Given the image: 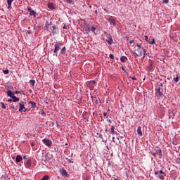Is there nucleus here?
Masks as SVG:
<instances>
[{"instance_id": "61", "label": "nucleus", "mask_w": 180, "mask_h": 180, "mask_svg": "<svg viewBox=\"0 0 180 180\" xmlns=\"http://www.w3.org/2000/svg\"><path fill=\"white\" fill-rule=\"evenodd\" d=\"M97 136H100V134H102L101 133H99V132H97L96 133Z\"/></svg>"}, {"instance_id": "8", "label": "nucleus", "mask_w": 180, "mask_h": 180, "mask_svg": "<svg viewBox=\"0 0 180 180\" xmlns=\"http://www.w3.org/2000/svg\"><path fill=\"white\" fill-rule=\"evenodd\" d=\"M42 143L46 146V147H51V144H52V141L51 140L49 139H42Z\"/></svg>"}, {"instance_id": "27", "label": "nucleus", "mask_w": 180, "mask_h": 180, "mask_svg": "<svg viewBox=\"0 0 180 180\" xmlns=\"http://www.w3.org/2000/svg\"><path fill=\"white\" fill-rule=\"evenodd\" d=\"M137 53H139V56L141 57L143 56V48H137Z\"/></svg>"}, {"instance_id": "41", "label": "nucleus", "mask_w": 180, "mask_h": 180, "mask_svg": "<svg viewBox=\"0 0 180 180\" xmlns=\"http://www.w3.org/2000/svg\"><path fill=\"white\" fill-rule=\"evenodd\" d=\"M50 25H51V21H50V22L46 21V22H45L46 26H50Z\"/></svg>"}, {"instance_id": "55", "label": "nucleus", "mask_w": 180, "mask_h": 180, "mask_svg": "<svg viewBox=\"0 0 180 180\" xmlns=\"http://www.w3.org/2000/svg\"><path fill=\"white\" fill-rule=\"evenodd\" d=\"M103 115L104 117H106V116H108V113L107 112H103Z\"/></svg>"}, {"instance_id": "35", "label": "nucleus", "mask_w": 180, "mask_h": 180, "mask_svg": "<svg viewBox=\"0 0 180 180\" xmlns=\"http://www.w3.org/2000/svg\"><path fill=\"white\" fill-rule=\"evenodd\" d=\"M1 109H6V105L3 102L1 103Z\"/></svg>"}, {"instance_id": "48", "label": "nucleus", "mask_w": 180, "mask_h": 180, "mask_svg": "<svg viewBox=\"0 0 180 180\" xmlns=\"http://www.w3.org/2000/svg\"><path fill=\"white\" fill-rule=\"evenodd\" d=\"M12 109H15V104H13V103L10 107V110H12Z\"/></svg>"}, {"instance_id": "57", "label": "nucleus", "mask_w": 180, "mask_h": 180, "mask_svg": "<svg viewBox=\"0 0 180 180\" xmlns=\"http://www.w3.org/2000/svg\"><path fill=\"white\" fill-rule=\"evenodd\" d=\"M31 146H32V147H34V143H33V142L31 143Z\"/></svg>"}, {"instance_id": "33", "label": "nucleus", "mask_w": 180, "mask_h": 180, "mask_svg": "<svg viewBox=\"0 0 180 180\" xmlns=\"http://www.w3.org/2000/svg\"><path fill=\"white\" fill-rule=\"evenodd\" d=\"M49 178H50V176H49V175H45L42 177V179L41 180H49Z\"/></svg>"}, {"instance_id": "56", "label": "nucleus", "mask_w": 180, "mask_h": 180, "mask_svg": "<svg viewBox=\"0 0 180 180\" xmlns=\"http://www.w3.org/2000/svg\"><path fill=\"white\" fill-rule=\"evenodd\" d=\"M136 46L138 47V49H141V45H140L139 44H136Z\"/></svg>"}, {"instance_id": "50", "label": "nucleus", "mask_w": 180, "mask_h": 180, "mask_svg": "<svg viewBox=\"0 0 180 180\" xmlns=\"http://www.w3.org/2000/svg\"><path fill=\"white\" fill-rule=\"evenodd\" d=\"M7 102H10L11 103H12V102H13V98H9L7 100Z\"/></svg>"}, {"instance_id": "7", "label": "nucleus", "mask_w": 180, "mask_h": 180, "mask_svg": "<svg viewBox=\"0 0 180 180\" xmlns=\"http://www.w3.org/2000/svg\"><path fill=\"white\" fill-rule=\"evenodd\" d=\"M95 84H96L95 80H91L88 83L87 86H89L90 91H94V89H95Z\"/></svg>"}, {"instance_id": "4", "label": "nucleus", "mask_w": 180, "mask_h": 180, "mask_svg": "<svg viewBox=\"0 0 180 180\" xmlns=\"http://www.w3.org/2000/svg\"><path fill=\"white\" fill-rule=\"evenodd\" d=\"M155 91H156V92L158 94V96L159 98H161V96H162L164 95V89L160 87V84H158L155 86Z\"/></svg>"}, {"instance_id": "29", "label": "nucleus", "mask_w": 180, "mask_h": 180, "mask_svg": "<svg viewBox=\"0 0 180 180\" xmlns=\"http://www.w3.org/2000/svg\"><path fill=\"white\" fill-rule=\"evenodd\" d=\"M13 99V102H19L20 99L18 97H16V96H13V98H11Z\"/></svg>"}, {"instance_id": "51", "label": "nucleus", "mask_w": 180, "mask_h": 180, "mask_svg": "<svg viewBox=\"0 0 180 180\" xmlns=\"http://www.w3.org/2000/svg\"><path fill=\"white\" fill-rule=\"evenodd\" d=\"M176 162H177V164H179V165H180V158H177Z\"/></svg>"}, {"instance_id": "31", "label": "nucleus", "mask_w": 180, "mask_h": 180, "mask_svg": "<svg viewBox=\"0 0 180 180\" xmlns=\"http://www.w3.org/2000/svg\"><path fill=\"white\" fill-rule=\"evenodd\" d=\"M175 115H174V112H172V111H170L169 112V118H171L172 117V119H174V117Z\"/></svg>"}, {"instance_id": "43", "label": "nucleus", "mask_w": 180, "mask_h": 180, "mask_svg": "<svg viewBox=\"0 0 180 180\" xmlns=\"http://www.w3.org/2000/svg\"><path fill=\"white\" fill-rule=\"evenodd\" d=\"M142 50L143 51V57H146V56H147V53H146V49L142 47Z\"/></svg>"}, {"instance_id": "30", "label": "nucleus", "mask_w": 180, "mask_h": 180, "mask_svg": "<svg viewBox=\"0 0 180 180\" xmlns=\"http://www.w3.org/2000/svg\"><path fill=\"white\" fill-rule=\"evenodd\" d=\"M29 82H30V85H32L33 86H34V84H36V80L30 79Z\"/></svg>"}, {"instance_id": "23", "label": "nucleus", "mask_w": 180, "mask_h": 180, "mask_svg": "<svg viewBox=\"0 0 180 180\" xmlns=\"http://www.w3.org/2000/svg\"><path fill=\"white\" fill-rule=\"evenodd\" d=\"M148 43H149V44H155V39L150 38Z\"/></svg>"}, {"instance_id": "53", "label": "nucleus", "mask_w": 180, "mask_h": 180, "mask_svg": "<svg viewBox=\"0 0 180 180\" xmlns=\"http://www.w3.org/2000/svg\"><path fill=\"white\" fill-rule=\"evenodd\" d=\"M159 86L160 88H164V84H162V83H160V84H159Z\"/></svg>"}, {"instance_id": "39", "label": "nucleus", "mask_w": 180, "mask_h": 180, "mask_svg": "<svg viewBox=\"0 0 180 180\" xmlns=\"http://www.w3.org/2000/svg\"><path fill=\"white\" fill-rule=\"evenodd\" d=\"M46 161H50V158H49V156L45 155V160L44 162H46Z\"/></svg>"}, {"instance_id": "16", "label": "nucleus", "mask_w": 180, "mask_h": 180, "mask_svg": "<svg viewBox=\"0 0 180 180\" xmlns=\"http://www.w3.org/2000/svg\"><path fill=\"white\" fill-rule=\"evenodd\" d=\"M7 96H9V98H13V96H15L14 91H12L11 90H7Z\"/></svg>"}, {"instance_id": "3", "label": "nucleus", "mask_w": 180, "mask_h": 180, "mask_svg": "<svg viewBox=\"0 0 180 180\" xmlns=\"http://www.w3.org/2000/svg\"><path fill=\"white\" fill-rule=\"evenodd\" d=\"M155 153L150 151L149 154H151V155L153 157H157V155H159L160 158L162 157V150L159 147H157L156 149H155Z\"/></svg>"}, {"instance_id": "63", "label": "nucleus", "mask_w": 180, "mask_h": 180, "mask_svg": "<svg viewBox=\"0 0 180 180\" xmlns=\"http://www.w3.org/2000/svg\"><path fill=\"white\" fill-rule=\"evenodd\" d=\"M95 13H96V15H98V10L95 11Z\"/></svg>"}, {"instance_id": "12", "label": "nucleus", "mask_w": 180, "mask_h": 180, "mask_svg": "<svg viewBox=\"0 0 180 180\" xmlns=\"http://www.w3.org/2000/svg\"><path fill=\"white\" fill-rule=\"evenodd\" d=\"M86 29H88L89 32H92L93 33H95V30H96V27L91 26L89 24L86 25Z\"/></svg>"}, {"instance_id": "5", "label": "nucleus", "mask_w": 180, "mask_h": 180, "mask_svg": "<svg viewBox=\"0 0 180 180\" xmlns=\"http://www.w3.org/2000/svg\"><path fill=\"white\" fill-rule=\"evenodd\" d=\"M19 109L18 111L19 112H27V108H25V102L23 101H20L19 104Z\"/></svg>"}, {"instance_id": "14", "label": "nucleus", "mask_w": 180, "mask_h": 180, "mask_svg": "<svg viewBox=\"0 0 180 180\" xmlns=\"http://www.w3.org/2000/svg\"><path fill=\"white\" fill-rule=\"evenodd\" d=\"M108 20L110 25H112V26H116V20H115V18L110 17L108 19Z\"/></svg>"}, {"instance_id": "64", "label": "nucleus", "mask_w": 180, "mask_h": 180, "mask_svg": "<svg viewBox=\"0 0 180 180\" xmlns=\"http://www.w3.org/2000/svg\"><path fill=\"white\" fill-rule=\"evenodd\" d=\"M105 12H109L106 8L104 9Z\"/></svg>"}, {"instance_id": "18", "label": "nucleus", "mask_w": 180, "mask_h": 180, "mask_svg": "<svg viewBox=\"0 0 180 180\" xmlns=\"http://www.w3.org/2000/svg\"><path fill=\"white\" fill-rule=\"evenodd\" d=\"M91 98L93 102H94V103H96V105H98V98H96V96H91Z\"/></svg>"}, {"instance_id": "40", "label": "nucleus", "mask_w": 180, "mask_h": 180, "mask_svg": "<svg viewBox=\"0 0 180 180\" xmlns=\"http://www.w3.org/2000/svg\"><path fill=\"white\" fill-rule=\"evenodd\" d=\"M8 177V174H5L2 175V178H4V179H6Z\"/></svg>"}, {"instance_id": "15", "label": "nucleus", "mask_w": 180, "mask_h": 180, "mask_svg": "<svg viewBox=\"0 0 180 180\" xmlns=\"http://www.w3.org/2000/svg\"><path fill=\"white\" fill-rule=\"evenodd\" d=\"M28 105H30L32 109H34V108H37V109H39V107H37V103H34L33 101H29Z\"/></svg>"}, {"instance_id": "47", "label": "nucleus", "mask_w": 180, "mask_h": 180, "mask_svg": "<svg viewBox=\"0 0 180 180\" xmlns=\"http://www.w3.org/2000/svg\"><path fill=\"white\" fill-rule=\"evenodd\" d=\"M130 78H131L133 79V81H137V78H136V77H129Z\"/></svg>"}, {"instance_id": "59", "label": "nucleus", "mask_w": 180, "mask_h": 180, "mask_svg": "<svg viewBox=\"0 0 180 180\" xmlns=\"http://www.w3.org/2000/svg\"><path fill=\"white\" fill-rule=\"evenodd\" d=\"M27 34H32V32H30V30L27 31Z\"/></svg>"}, {"instance_id": "26", "label": "nucleus", "mask_w": 180, "mask_h": 180, "mask_svg": "<svg viewBox=\"0 0 180 180\" xmlns=\"http://www.w3.org/2000/svg\"><path fill=\"white\" fill-rule=\"evenodd\" d=\"M137 133L139 134V136H143V131H141V127H138V129H137Z\"/></svg>"}, {"instance_id": "46", "label": "nucleus", "mask_w": 180, "mask_h": 180, "mask_svg": "<svg viewBox=\"0 0 180 180\" xmlns=\"http://www.w3.org/2000/svg\"><path fill=\"white\" fill-rule=\"evenodd\" d=\"M67 4H72V0H65Z\"/></svg>"}, {"instance_id": "52", "label": "nucleus", "mask_w": 180, "mask_h": 180, "mask_svg": "<svg viewBox=\"0 0 180 180\" xmlns=\"http://www.w3.org/2000/svg\"><path fill=\"white\" fill-rule=\"evenodd\" d=\"M41 116H44V115H46V112L44 110H42L41 112Z\"/></svg>"}, {"instance_id": "36", "label": "nucleus", "mask_w": 180, "mask_h": 180, "mask_svg": "<svg viewBox=\"0 0 180 180\" xmlns=\"http://www.w3.org/2000/svg\"><path fill=\"white\" fill-rule=\"evenodd\" d=\"M173 79H174V82H179V77L178 76L174 77Z\"/></svg>"}, {"instance_id": "49", "label": "nucleus", "mask_w": 180, "mask_h": 180, "mask_svg": "<svg viewBox=\"0 0 180 180\" xmlns=\"http://www.w3.org/2000/svg\"><path fill=\"white\" fill-rule=\"evenodd\" d=\"M169 2V0H162L163 4H168Z\"/></svg>"}, {"instance_id": "28", "label": "nucleus", "mask_w": 180, "mask_h": 180, "mask_svg": "<svg viewBox=\"0 0 180 180\" xmlns=\"http://www.w3.org/2000/svg\"><path fill=\"white\" fill-rule=\"evenodd\" d=\"M120 61H122V63H126V61H127V57L126 56H122L120 58Z\"/></svg>"}, {"instance_id": "42", "label": "nucleus", "mask_w": 180, "mask_h": 180, "mask_svg": "<svg viewBox=\"0 0 180 180\" xmlns=\"http://www.w3.org/2000/svg\"><path fill=\"white\" fill-rule=\"evenodd\" d=\"M109 57H110V58H111V60H115V56L113 54L110 53L109 55Z\"/></svg>"}, {"instance_id": "19", "label": "nucleus", "mask_w": 180, "mask_h": 180, "mask_svg": "<svg viewBox=\"0 0 180 180\" xmlns=\"http://www.w3.org/2000/svg\"><path fill=\"white\" fill-rule=\"evenodd\" d=\"M48 8L51 10L56 9V6L53 3H48Z\"/></svg>"}, {"instance_id": "45", "label": "nucleus", "mask_w": 180, "mask_h": 180, "mask_svg": "<svg viewBox=\"0 0 180 180\" xmlns=\"http://www.w3.org/2000/svg\"><path fill=\"white\" fill-rule=\"evenodd\" d=\"M133 54H134L135 57H141L140 56V54L136 53V52H134Z\"/></svg>"}, {"instance_id": "24", "label": "nucleus", "mask_w": 180, "mask_h": 180, "mask_svg": "<svg viewBox=\"0 0 180 180\" xmlns=\"http://www.w3.org/2000/svg\"><path fill=\"white\" fill-rule=\"evenodd\" d=\"M65 51H67V48H65V46H63L60 48V54H65Z\"/></svg>"}, {"instance_id": "37", "label": "nucleus", "mask_w": 180, "mask_h": 180, "mask_svg": "<svg viewBox=\"0 0 180 180\" xmlns=\"http://www.w3.org/2000/svg\"><path fill=\"white\" fill-rule=\"evenodd\" d=\"M3 74H5V75L9 74V70L6 69L3 70Z\"/></svg>"}, {"instance_id": "11", "label": "nucleus", "mask_w": 180, "mask_h": 180, "mask_svg": "<svg viewBox=\"0 0 180 180\" xmlns=\"http://www.w3.org/2000/svg\"><path fill=\"white\" fill-rule=\"evenodd\" d=\"M100 139H101L103 143H106L108 141V134L103 133V135L100 134Z\"/></svg>"}, {"instance_id": "38", "label": "nucleus", "mask_w": 180, "mask_h": 180, "mask_svg": "<svg viewBox=\"0 0 180 180\" xmlns=\"http://www.w3.org/2000/svg\"><path fill=\"white\" fill-rule=\"evenodd\" d=\"M14 92V95H16V94H22V92H23V91H13Z\"/></svg>"}, {"instance_id": "32", "label": "nucleus", "mask_w": 180, "mask_h": 180, "mask_svg": "<svg viewBox=\"0 0 180 180\" xmlns=\"http://www.w3.org/2000/svg\"><path fill=\"white\" fill-rule=\"evenodd\" d=\"M58 151V149L57 148H51V153H57Z\"/></svg>"}, {"instance_id": "44", "label": "nucleus", "mask_w": 180, "mask_h": 180, "mask_svg": "<svg viewBox=\"0 0 180 180\" xmlns=\"http://www.w3.org/2000/svg\"><path fill=\"white\" fill-rule=\"evenodd\" d=\"M144 38H145L146 41H148L150 40V39H148V36H147V35H145Z\"/></svg>"}, {"instance_id": "22", "label": "nucleus", "mask_w": 180, "mask_h": 180, "mask_svg": "<svg viewBox=\"0 0 180 180\" xmlns=\"http://www.w3.org/2000/svg\"><path fill=\"white\" fill-rule=\"evenodd\" d=\"M51 30H52V33L53 34H56L57 33V32L56 30H57V26H56V25H53L52 27V30L51 28Z\"/></svg>"}, {"instance_id": "62", "label": "nucleus", "mask_w": 180, "mask_h": 180, "mask_svg": "<svg viewBox=\"0 0 180 180\" xmlns=\"http://www.w3.org/2000/svg\"><path fill=\"white\" fill-rule=\"evenodd\" d=\"M63 29H67V26L64 25V26L63 27Z\"/></svg>"}, {"instance_id": "1", "label": "nucleus", "mask_w": 180, "mask_h": 180, "mask_svg": "<svg viewBox=\"0 0 180 180\" xmlns=\"http://www.w3.org/2000/svg\"><path fill=\"white\" fill-rule=\"evenodd\" d=\"M52 45L54 46V51L53 53L54 54H56V57L58 54V51H60V50H61V47H63L64 46V44L61 43V42H53L52 43Z\"/></svg>"}, {"instance_id": "60", "label": "nucleus", "mask_w": 180, "mask_h": 180, "mask_svg": "<svg viewBox=\"0 0 180 180\" xmlns=\"http://www.w3.org/2000/svg\"><path fill=\"white\" fill-rule=\"evenodd\" d=\"M44 30H47V25H46L44 26Z\"/></svg>"}, {"instance_id": "20", "label": "nucleus", "mask_w": 180, "mask_h": 180, "mask_svg": "<svg viewBox=\"0 0 180 180\" xmlns=\"http://www.w3.org/2000/svg\"><path fill=\"white\" fill-rule=\"evenodd\" d=\"M115 129H116V127H115V126H111L110 133L112 134H116L117 136V132L115 131Z\"/></svg>"}, {"instance_id": "13", "label": "nucleus", "mask_w": 180, "mask_h": 180, "mask_svg": "<svg viewBox=\"0 0 180 180\" xmlns=\"http://www.w3.org/2000/svg\"><path fill=\"white\" fill-rule=\"evenodd\" d=\"M60 172H61L62 176H65L66 178H68V176H70V174H68V173L67 172V170H65V169L64 168L61 169Z\"/></svg>"}, {"instance_id": "2", "label": "nucleus", "mask_w": 180, "mask_h": 180, "mask_svg": "<svg viewBox=\"0 0 180 180\" xmlns=\"http://www.w3.org/2000/svg\"><path fill=\"white\" fill-rule=\"evenodd\" d=\"M155 175L158 176L159 179L164 180L165 179V176H167V174L164 172L162 170H154Z\"/></svg>"}, {"instance_id": "10", "label": "nucleus", "mask_w": 180, "mask_h": 180, "mask_svg": "<svg viewBox=\"0 0 180 180\" xmlns=\"http://www.w3.org/2000/svg\"><path fill=\"white\" fill-rule=\"evenodd\" d=\"M107 37V43L108 44H109L110 46H112V44H113V38L112 37V35H110V34H108L106 35Z\"/></svg>"}, {"instance_id": "17", "label": "nucleus", "mask_w": 180, "mask_h": 180, "mask_svg": "<svg viewBox=\"0 0 180 180\" xmlns=\"http://www.w3.org/2000/svg\"><path fill=\"white\" fill-rule=\"evenodd\" d=\"M25 166L27 168H30V167H32V160L28 159L25 162Z\"/></svg>"}, {"instance_id": "58", "label": "nucleus", "mask_w": 180, "mask_h": 180, "mask_svg": "<svg viewBox=\"0 0 180 180\" xmlns=\"http://www.w3.org/2000/svg\"><path fill=\"white\" fill-rule=\"evenodd\" d=\"M122 71H124V72H126V69H124V68H122Z\"/></svg>"}, {"instance_id": "9", "label": "nucleus", "mask_w": 180, "mask_h": 180, "mask_svg": "<svg viewBox=\"0 0 180 180\" xmlns=\"http://www.w3.org/2000/svg\"><path fill=\"white\" fill-rule=\"evenodd\" d=\"M27 11L30 12V16H33V18H36L37 13L32 9L31 7L27 6Z\"/></svg>"}, {"instance_id": "25", "label": "nucleus", "mask_w": 180, "mask_h": 180, "mask_svg": "<svg viewBox=\"0 0 180 180\" xmlns=\"http://www.w3.org/2000/svg\"><path fill=\"white\" fill-rule=\"evenodd\" d=\"M22 158L20 156V155H18L15 158V161L16 162H20V161H22Z\"/></svg>"}, {"instance_id": "6", "label": "nucleus", "mask_w": 180, "mask_h": 180, "mask_svg": "<svg viewBox=\"0 0 180 180\" xmlns=\"http://www.w3.org/2000/svg\"><path fill=\"white\" fill-rule=\"evenodd\" d=\"M146 68H148V70L149 71H151V70H153V68H154V64L153 63V60L149 59L146 63Z\"/></svg>"}, {"instance_id": "54", "label": "nucleus", "mask_w": 180, "mask_h": 180, "mask_svg": "<svg viewBox=\"0 0 180 180\" xmlns=\"http://www.w3.org/2000/svg\"><path fill=\"white\" fill-rule=\"evenodd\" d=\"M134 43V39H132L129 41V44H133Z\"/></svg>"}, {"instance_id": "21", "label": "nucleus", "mask_w": 180, "mask_h": 180, "mask_svg": "<svg viewBox=\"0 0 180 180\" xmlns=\"http://www.w3.org/2000/svg\"><path fill=\"white\" fill-rule=\"evenodd\" d=\"M12 2H13V0H7L8 9H11V8H12Z\"/></svg>"}, {"instance_id": "34", "label": "nucleus", "mask_w": 180, "mask_h": 180, "mask_svg": "<svg viewBox=\"0 0 180 180\" xmlns=\"http://www.w3.org/2000/svg\"><path fill=\"white\" fill-rule=\"evenodd\" d=\"M65 160L67 161H69V162H70L71 164H74V161L72 160V159H70L68 158H65Z\"/></svg>"}]
</instances>
